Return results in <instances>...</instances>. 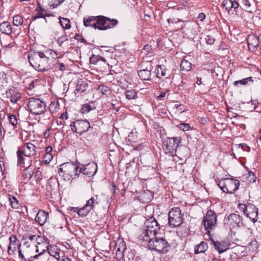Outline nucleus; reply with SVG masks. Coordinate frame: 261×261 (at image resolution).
Instances as JSON below:
<instances>
[{"label":"nucleus","instance_id":"f257e3e1","mask_svg":"<svg viewBox=\"0 0 261 261\" xmlns=\"http://www.w3.org/2000/svg\"><path fill=\"white\" fill-rule=\"evenodd\" d=\"M36 149L37 146L31 142L25 143L19 147L16 152L17 165L21 168L31 166V158L36 155Z\"/></svg>","mask_w":261,"mask_h":261},{"label":"nucleus","instance_id":"f03ea898","mask_svg":"<svg viewBox=\"0 0 261 261\" xmlns=\"http://www.w3.org/2000/svg\"><path fill=\"white\" fill-rule=\"evenodd\" d=\"M28 60L30 65L37 71H47L51 68V59L46 57L43 51L29 52Z\"/></svg>","mask_w":261,"mask_h":261},{"label":"nucleus","instance_id":"7ed1b4c3","mask_svg":"<svg viewBox=\"0 0 261 261\" xmlns=\"http://www.w3.org/2000/svg\"><path fill=\"white\" fill-rule=\"evenodd\" d=\"M59 174L65 180L75 179L79 177V166L72 162L65 163L60 166Z\"/></svg>","mask_w":261,"mask_h":261},{"label":"nucleus","instance_id":"20e7f679","mask_svg":"<svg viewBox=\"0 0 261 261\" xmlns=\"http://www.w3.org/2000/svg\"><path fill=\"white\" fill-rule=\"evenodd\" d=\"M148 247L151 250L156 251L160 253H166L168 251L170 245L165 239L154 237L149 241Z\"/></svg>","mask_w":261,"mask_h":261},{"label":"nucleus","instance_id":"39448f33","mask_svg":"<svg viewBox=\"0 0 261 261\" xmlns=\"http://www.w3.org/2000/svg\"><path fill=\"white\" fill-rule=\"evenodd\" d=\"M46 103L39 98L31 97L29 99L28 107L29 111L34 114L40 115L46 111Z\"/></svg>","mask_w":261,"mask_h":261},{"label":"nucleus","instance_id":"423d86ee","mask_svg":"<svg viewBox=\"0 0 261 261\" xmlns=\"http://www.w3.org/2000/svg\"><path fill=\"white\" fill-rule=\"evenodd\" d=\"M218 185L224 193L232 194L238 190L240 181L237 179L225 178L220 181Z\"/></svg>","mask_w":261,"mask_h":261},{"label":"nucleus","instance_id":"0eeeda50","mask_svg":"<svg viewBox=\"0 0 261 261\" xmlns=\"http://www.w3.org/2000/svg\"><path fill=\"white\" fill-rule=\"evenodd\" d=\"M238 207L253 223L257 221L258 210L254 204L250 203H239Z\"/></svg>","mask_w":261,"mask_h":261},{"label":"nucleus","instance_id":"6e6552de","mask_svg":"<svg viewBox=\"0 0 261 261\" xmlns=\"http://www.w3.org/2000/svg\"><path fill=\"white\" fill-rule=\"evenodd\" d=\"M225 227L230 230L236 227H241L244 226L243 219L239 214L232 213L224 219Z\"/></svg>","mask_w":261,"mask_h":261},{"label":"nucleus","instance_id":"1a4fd4ad","mask_svg":"<svg viewBox=\"0 0 261 261\" xmlns=\"http://www.w3.org/2000/svg\"><path fill=\"white\" fill-rule=\"evenodd\" d=\"M184 221L183 215L179 207L172 208L168 214L169 224L173 227L180 226Z\"/></svg>","mask_w":261,"mask_h":261},{"label":"nucleus","instance_id":"9d476101","mask_svg":"<svg viewBox=\"0 0 261 261\" xmlns=\"http://www.w3.org/2000/svg\"><path fill=\"white\" fill-rule=\"evenodd\" d=\"M96 18V29L99 30H106L113 28L118 23L117 19H111L104 16H97Z\"/></svg>","mask_w":261,"mask_h":261},{"label":"nucleus","instance_id":"9b49d317","mask_svg":"<svg viewBox=\"0 0 261 261\" xmlns=\"http://www.w3.org/2000/svg\"><path fill=\"white\" fill-rule=\"evenodd\" d=\"M202 223L207 232L214 229L217 226V216L215 212L211 210L207 211L203 217Z\"/></svg>","mask_w":261,"mask_h":261},{"label":"nucleus","instance_id":"f8f14e48","mask_svg":"<svg viewBox=\"0 0 261 261\" xmlns=\"http://www.w3.org/2000/svg\"><path fill=\"white\" fill-rule=\"evenodd\" d=\"M180 142L179 138H168L163 142V149L166 153L173 154L176 152Z\"/></svg>","mask_w":261,"mask_h":261},{"label":"nucleus","instance_id":"ddd939ff","mask_svg":"<svg viewBox=\"0 0 261 261\" xmlns=\"http://www.w3.org/2000/svg\"><path fill=\"white\" fill-rule=\"evenodd\" d=\"M70 127L73 132L82 135L88 130L90 125L87 120H77L72 122Z\"/></svg>","mask_w":261,"mask_h":261},{"label":"nucleus","instance_id":"4468645a","mask_svg":"<svg viewBox=\"0 0 261 261\" xmlns=\"http://www.w3.org/2000/svg\"><path fill=\"white\" fill-rule=\"evenodd\" d=\"M97 170L96 164L92 162L87 165H82L81 167H79V175L82 173L88 177H91L95 174Z\"/></svg>","mask_w":261,"mask_h":261},{"label":"nucleus","instance_id":"2eb2a0df","mask_svg":"<svg viewBox=\"0 0 261 261\" xmlns=\"http://www.w3.org/2000/svg\"><path fill=\"white\" fill-rule=\"evenodd\" d=\"M116 258L119 261L124 257V252L126 249L125 243L123 240H119L115 243Z\"/></svg>","mask_w":261,"mask_h":261},{"label":"nucleus","instance_id":"dca6fc26","mask_svg":"<svg viewBox=\"0 0 261 261\" xmlns=\"http://www.w3.org/2000/svg\"><path fill=\"white\" fill-rule=\"evenodd\" d=\"M9 245L8 248V252L9 254H13L16 249L20 248L21 243L16 236L11 235L9 237Z\"/></svg>","mask_w":261,"mask_h":261},{"label":"nucleus","instance_id":"f3484780","mask_svg":"<svg viewBox=\"0 0 261 261\" xmlns=\"http://www.w3.org/2000/svg\"><path fill=\"white\" fill-rule=\"evenodd\" d=\"M145 224L147 234L149 232H153L155 234L160 228L159 224L155 219L148 220Z\"/></svg>","mask_w":261,"mask_h":261},{"label":"nucleus","instance_id":"a211bd4d","mask_svg":"<svg viewBox=\"0 0 261 261\" xmlns=\"http://www.w3.org/2000/svg\"><path fill=\"white\" fill-rule=\"evenodd\" d=\"M153 66L150 63L146 68L142 69L138 71V74L140 78L143 81H150L151 80V71Z\"/></svg>","mask_w":261,"mask_h":261},{"label":"nucleus","instance_id":"6ab92c4d","mask_svg":"<svg viewBox=\"0 0 261 261\" xmlns=\"http://www.w3.org/2000/svg\"><path fill=\"white\" fill-rule=\"evenodd\" d=\"M35 11L36 12V14L35 16L32 17L33 20H35L36 19L40 18H43L45 19V17L51 16V15L47 13L46 11L42 7L40 3H37Z\"/></svg>","mask_w":261,"mask_h":261},{"label":"nucleus","instance_id":"aec40b11","mask_svg":"<svg viewBox=\"0 0 261 261\" xmlns=\"http://www.w3.org/2000/svg\"><path fill=\"white\" fill-rule=\"evenodd\" d=\"M75 84V91L76 93H82L85 92L88 87V84L86 80L83 79H77Z\"/></svg>","mask_w":261,"mask_h":261},{"label":"nucleus","instance_id":"412c9836","mask_svg":"<svg viewBox=\"0 0 261 261\" xmlns=\"http://www.w3.org/2000/svg\"><path fill=\"white\" fill-rule=\"evenodd\" d=\"M7 97L10 98V101L13 103H16L21 97V94L16 89H9L7 91Z\"/></svg>","mask_w":261,"mask_h":261},{"label":"nucleus","instance_id":"4be33fe9","mask_svg":"<svg viewBox=\"0 0 261 261\" xmlns=\"http://www.w3.org/2000/svg\"><path fill=\"white\" fill-rule=\"evenodd\" d=\"M48 217V213L47 212L44 210H39L36 216L35 221L40 226H42L46 222Z\"/></svg>","mask_w":261,"mask_h":261},{"label":"nucleus","instance_id":"5701e85b","mask_svg":"<svg viewBox=\"0 0 261 261\" xmlns=\"http://www.w3.org/2000/svg\"><path fill=\"white\" fill-rule=\"evenodd\" d=\"M222 5L228 12H229L232 8L237 9L239 7V3L235 0H224Z\"/></svg>","mask_w":261,"mask_h":261},{"label":"nucleus","instance_id":"b1692460","mask_svg":"<svg viewBox=\"0 0 261 261\" xmlns=\"http://www.w3.org/2000/svg\"><path fill=\"white\" fill-rule=\"evenodd\" d=\"M211 242L215 249L217 250L219 253H222L227 249V244L225 241L216 242L214 240L211 239Z\"/></svg>","mask_w":261,"mask_h":261},{"label":"nucleus","instance_id":"393cba45","mask_svg":"<svg viewBox=\"0 0 261 261\" xmlns=\"http://www.w3.org/2000/svg\"><path fill=\"white\" fill-rule=\"evenodd\" d=\"M96 16H89L84 17L83 19L84 25L86 27H91L96 29Z\"/></svg>","mask_w":261,"mask_h":261},{"label":"nucleus","instance_id":"a878e982","mask_svg":"<svg viewBox=\"0 0 261 261\" xmlns=\"http://www.w3.org/2000/svg\"><path fill=\"white\" fill-rule=\"evenodd\" d=\"M152 198L151 192L149 191H144L140 193L139 198L140 200L143 203H148L150 201Z\"/></svg>","mask_w":261,"mask_h":261},{"label":"nucleus","instance_id":"bb28decb","mask_svg":"<svg viewBox=\"0 0 261 261\" xmlns=\"http://www.w3.org/2000/svg\"><path fill=\"white\" fill-rule=\"evenodd\" d=\"M96 109L95 102L93 101H90L88 103L84 104L81 109V112L83 114H87L90 111Z\"/></svg>","mask_w":261,"mask_h":261},{"label":"nucleus","instance_id":"cd10ccee","mask_svg":"<svg viewBox=\"0 0 261 261\" xmlns=\"http://www.w3.org/2000/svg\"><path fill=\"white\" fill-rule=\"evenodd\" d=\"M0 31L7 35L12 33V28L10 23L8 21H4L0 23Z\"/></svg>","mask_w":261,"mask_h":261},{"label":"nucleus","instance_id":"c85d7f7f","mask_svg":"<svg viewBox=\"0 0 261 261\" xmlns=\"http://www.w3.org/2000/svg\"><path fill=\"white\" fill-rule=\"evenodd\" d=\"M208 249L207 243L202 241L200 244L197 245L194 248L195 254L204 253Z\"/></svg>","mask_w":261,"mask_h":261},{"label":"nucleus","instance_id":"c756f323","mask_svg":"<svg viewBox=\"0 0 261 261\" xmlns=\"http://www.w3.org/2000/svg\"><path fill=\"white\" fill-rule=\"evenodd\" d=\"M30 166H25V169L23 171L22 177L24 182H28L32 177L33 172L31 169L30 168Z\"/></svg>","mask_w":261,"mask_h":261},{"label":"nucleus","instance_id":"7c9ffc66","mask_svg":"<svg viewBox=\"0 0 261 261\" xmlns=\"http://www.w3.org/2000/svg\"><path fill=\"white\" fill-rule=\"evenodd\" d=\"M97 195H96L94 197H92L86 201L85 206L86 207H87L90 211H91L93 208H94L95 204H98L99 202L97 201Z\"/></svg>","mask_w":261,"mask_h":261},{"label":"nucleus","instance_id":"2f4dec72","mask_svg":"<svg viewBox=\"0 0 261 261\" xmlns=\"http://www.w3.org/2000/svg\"><path fill=\"white\" fill-rule=\"evenodd\" d=\"M259 43L258 38L254 35H249L247 38V44L249 46H251L253 48H256Z\"/></svg>","mask_w":261,"mask_h":261},{"label":"nucleus","instance_id":"473e14b6","mask_svg":"<svg viewBox=\"0 0 261 261\" xmlns=\"http://www.w3.org/2000/svg\"><path fill=\"white\" fill-rule=\"evenodd\" d=\"M8 198L12 208L17 209L20 207V204L16 197L12 195H8Z\"/></svg>","mask_w":261,"mask_h":261},{"label":"nucleus","instance_id":"72a5a7b5","mask_svg":"<svg viewBox=\"0 0 261 261\" xmlns=\"http://www.w3.org/2000/svg\"><path fill=\"white\" fill-rule=\"evenodd\" d=\"M48 252L50 256L55 258L57 260L61 257L60 255V249L56 247L51 246L49 248H48Z\"/></svg>","mask_w":261,"mask_h":261},{"label":"nucleus","instance_id":"f704fd0d","mask_svg":"<svg viewBox=\"0 0 261 261\" xmlns=\"http://www.w3.org/2000/svg\"><path fill=\"white\" fill-rule=\"evenodd\" d=\"M242 5L244 6L245 10L250 13H252L255 11V8L251 5V0H242Z\"/></svg>","mask_w":261,"mask_h":261},{"label":"nucleus","instance_id":"c9c22d12","mask_svg":"<svg viewBox=\"0 0 261 261\" xmlns=\"http://www.w3.org/2000/svg\"><path fill=\"white\" fill-rule=\"evenodd\" d=\"M60 23L64 30H68L71 28V24L70 20L60 16L59 17Z\"/></svg>","mask_w":261,"mask_h":261},{"label":"nucleus","instance_id":"e433bc0d","mask_svg":"<svg viewBox=\"0 0 261 261\" xmlns=\"http://www.w3.org/2000/svg\"><path fill=\"white\" fill-rule=\"evenodd\" d=\"M156 69H157L156 76L158 78L160 79L162 76H164L165 75L167 69L165 65H158L156 66Z\"/></svg>","mask_w":261,"mask_h":261},{"label":"nucleus","instance_id":"4c0bfd02","mask_svg":"<svg viewBox=\"0 0 261 261\" xmlns=\"http://www.w3.org/2000/svg\"><path fill=\"white\" fill-rule=\"evenodd\" d=\"M97 90L100 91L103 95H109L112 93L111 88L106 85H100L98 88Z\"/></svg>","mask_w":261,"mask_h":261},{"label":"nucleus","instance_id":"58836bf2","mask_svg":"<svg viewBox=\"0 0 261 261\" xmlns=\"http://www.w3.org/2000/svg\"><path fill=\"white\" fill-rule=\"evenodd\" d=\"M249 82L251 83L253 82L252 77H248L241 80L234 81L233 84L234 86H237L239 84L245 86L247 85Z\"/></svg>","mask_w":261,"mask_h":261},{"label":"nucleus","instance_id":"ea45409f","mask_svg":"<svg viewBox=\"0 0 261 261\" xmlns=\"http://www.w3.org/2000/svg\"><path fill=\"white\" fill-rule=\"evenodd\" d=\"M59 109V102L57 101H52L49 106V110L51 114L55 113Z\"/></svg>","mask_w":261,"mask_h":261},{"label":"nucleus","instance_id":"a19ab883","mask_svg":"<svg viewBox=\"0 0 261 261\" xmlns=\"http://www.w3.org/2000/svg\"><path fill=\"white\" fill-rule=\"evenodd\" d=\"M125 95L127 99L131 100L137 98V93L134 89L126 90L125 92Z\"/></svg>","mask_w":261,"mask_h":261},{"label":"nucleus","instance_id":"79ce46f5","mask_svg":"<svg viewBox=\"0 0 261 261\" xmlns=\"http://www.w3.org/2000/svg\"><path fill=\"white\" fill-rule=\"evenodd\" d=\"M191 63L189 61L184 60L181 62L180 68L181 70L188 71L191 69Z\"/></svg>","mask_w":261,"mask_h":261},{"label":"nucleus","instance_id":"37998d69","mask_svg":"<svg viewBox=\"0 0 261 261\" xmlns=\"http://www.w3.org/2000/svg\"><path fill=\"white\" fill-rule=\"evenodd\" d=\"M68 41V37L66 35H63L57 39V42L59 45L61 47H65V43Z\"/></svg>","mask_w":261,"mask_h":261},{"label":"nucleus","instance_id":"c03bdc74","mask_svg":"<svg viewBox=\"0 0 261 261\" xmlns=\"http://www.w3.org/2000/svg\"><path fill=\"white\" fill-rule=\"evenodd\" d=\"M87 207H86L85 205L79 208L78 211H77V214L79 215V216L82 217H84L86 216L90 212Z\"/></svg>","mask_w":261,"mask_h":261},{"label":"nucleus","instance_id":"a18cd8bd","mask_svg":"<svg viewBox=\"0 0 261 261\" xmlns=\"http://www.w3.org/2000/svg\"><path fill=\"white\" fill-rule=\"evenodd\" d=\"M23 18L19 15H15L13 18V23L14 25L19 26L23 23Z\"/></svg>","mask_w":261,"mask_h":261},{"label":"nucleus","instance_id":"49530a36","mask_svg":"<svg viewBox=\"0 0 261 261\" xmlns=\"http://www.w3.org/2000/svg\"><path fill=\"white\" fill-rule=\"evenodd\" d=\"M44 54H45V56L47 58H49L50 57L52 59H57L58 58V54L54 50L52 49L47 50L45 51Z\"/></svg>","mask_w":261,"mask_h":261},{"label":"nucleus","instance_id":"de8ad7c7","mask_svg":"<svg viewBox=\"0 0 261 261\" xmlns=\"http://www.w3.org/2000/svg\"><path fill=\"white\" fill-rule=\"evenodd\" d=\"M10 123L13 126H16L18 124V120L15 115L12 114L8 115Z\"/></svg>","mask_w":261,"mask_h":261},{"label":"nucleus","instance_id":"09e8293b","mask_svg":"<svg viewBox=\"0 0 261 261\" xmlns=\"http://www.w3.org/2000/svg\"><path fill=\"white\" fill-rule=\"evenodd\" d=\"M53 155L51 153H45L43 158L42 163L45 164H48L53 159Z\"/></svg>","mask_w":261,"mask_h":261},{"label":"nucleus","instance_id":"8fccbe9b","mask_svg":"<svg viewBox=\"0 0 261 261\" xmlns=\"http://www.w3.org/2000/svg\"><path fill=\"white\" fill-rule=\"evenodd\" d=\"M178 128L183 131L189 130L191 127L189 124L186 123H181L178 125Z\"/></svg>","mask_w":261,"mask_h":261},{"label":"nucleus","instance_id":"3c124183","mask_svg":"<svg viewBox=\"0 0 261 261\" xmlns=\"http://www.w3.org/2000/svg\"><path fill=\"white\" fill-rule=\"evenodd\" d=\"M143 50L146 51L147 53V54H150V56H152L153 49L151 45H149L148 44L145 45L143 47Z\"/></svg>","mask_w":261,"mask_h":261},{"label":"nucleus","instance_id":"603ef678","mask_svg":"<svg viewBox=\"0 0 261 261\" xmlns=\"http://www.w3.org/2000/svg\"><path fill=\"white\" fill-rule=\"evenodd\" d=\"M99 56H96L93 55L90 58V63L92 64H97L98 62L99 61Z\"/></svg>","mask_w":261,"mask_h":261},{"label":"nucleus","instance_id":"864d4df0","mask_svg":"<svg viewBox=\"0 0 261 261\" xmlns=\"http://www.w3.org/2000/svg\"><path fill=\"white\" fill-rule=\"evenodd\" d=\"M18 256L21 259V261H31L30 259V258H25L23 254L22 253L21 249L19 248L18 249Z\"/></svg>","mask_w":261,"mask_h":261},{"label":"nucleus","instance_id":"5fc2aeb1","mask_svg":"<svg viewBox=\"0 0 261 261\" xmlns=\"http://www.w3.org/2000/svg\"><path fill=\"white\" fill-rule=\"evenodd\" d=\"M175 107L176 108V110L180 113L185 111L184 106L182 105L181 104H176L175 105Z\"/></svg>","mask_w":261,"mask_h":261},{"label":"nucleus","instance_id":"6e6d98bb","mask_svg":"<svg viewBox=\"0 0 261 261\" xmlns=\"http://www.w3.org/2000/svg\"><path fill=\"white\" fill-rule=\"evenodd\" d=\"M205 41L207 44H213L214 43L215 39L213 37L207 35L205 38Z\"/></svg>","mask_w":261,"mask_h":261},{"label":"nucleus","instance_id":"4d7b16f0","mask_svg":"<svg viewBox=\"0 0 261 261\" xmlns=\"http://www.w3.org/2000/svg\"><path fill=\"white\" fill-rule=\"evenodd\" d=\"M168 22L170 24H174V23H177L179 22H182L181 20H180L178 18H169L167 20Z\"/></svg>","mask_w":261,"mask_h":261},{"label":"nucleus","instance_id":"13d9d810","mask_svg":"<svg viewBox=\"0 0 261 261\" xmlns=\"http://www.w3.org/2000/svg\"><path fill=\"white\" fill-rule=\"evenodd\" d=\"M65 0H55L53 4L51 5V7L53 8H57L58 6H60Z\"/></svg>","mask_w":261,"mask_h":261},{"label":"nucleus","instance_id":"bf43d9fd","mask_svg":"<svg viewBox=\"0 0 261 261\" xmlns=\"http://www.w3.org/2000/svg\"><path fill=\"white\" fill-rule=\"evenodd\" d=\"M74 38L78 41H80L81 42H83L84 43H86V40L84 38H83L81 36H80L77 34L75 35Z\"/></svg>","mask_w":261,"mask_h":261},{"label":"nucleus","instance_id":"052dcab7","mask_svg":"<svg viewBox=\"0 0 261 261\" xmlns=\"http://www.w3.org/2000/svg\"><path fill=\"white\" fill-rule=\"evenodd\" d=\"M58 261H71V259L68 256L64 254Z\"/></svg>","mask_w":261,"mask_h":261},{"label":"nucleus","instance_id":"680f3d73","mask_svg":"<svg viewBox=\"0 0 261 261\" xmlns=\"http://www.w3.org/2000/svg\"><path fill=\"white\" fill-rule=\"evenodd\" d=\"M57 67L59 68L61 71H64L66 69L65 65L62 63H58Z\"/></svg>","mask_w":261,"mask_h":261},{"label":"nucleus","instance_id":"e2e57ef3","mask_svg":"<svg viewBox=\"0 0 261 261\" xmlns=\"http://www.w3.org/2000/svg\"><path fill=\"white\" fill-rule=\"evenodd\" d=\"M41 172L39 171H37L35 174V177L37 180L41 179L42 178L41 177Z\"/></svg>","mask_w":261,"mask_h":261},{"label":"nucleus","instance_id":"0e129e2a","mask_svg":"<svg viewBox=\"0 0 261 261\" xmlns=\"http://www.w3.org/2000/svg\"><path fill=\"white\" fill-rule=\"evenodd\" d=\"M249 246L253 247V249L256 248L257 246V242L256 240H252L249 243Z\"/></svg>","mask_w":261,"mask_h":261},{"label":"nucleus","instance_id":"69168bd1","mask_svg":"<svg viewBox=\"0 0 261 261\" xmlns=\"http://www.w3.org/2000/svg\"><path fill=\"white\" fill-rule=\"evenodd\" d=\"M198 18L200 20L202 21L205 18V14L203 13H200Z\"/></svg>","mask_w":261,"mask_h":261},{"label":"nucleus","instance_id":"338daca9","mask_svg":"<svg viewBox=\"0 0 261 261\" xmlns=\"http://www.w3.org/2000/svg\"><path fill=\"white\" fill-rule=\"evenodd\" d=\"M38 238H39V236L36 235H31L29 236V239L31 241H37Z\"/></svg>","mask_w":261,"mask_h":261},{"label":"nucleus","instance_id":"774afa93","mask_svg":"<svg viewBox=\"0 0 261 261\" xmlns=\"http://www.w3.org/2000/svg\"><path fill=\"white\" fill-rule=\"evenodd\" d=\"M53 150V148L50 146H48L45 148V153H51Z\"/></svg>","mask_w":261,"mask_h":261}]
</instances>
